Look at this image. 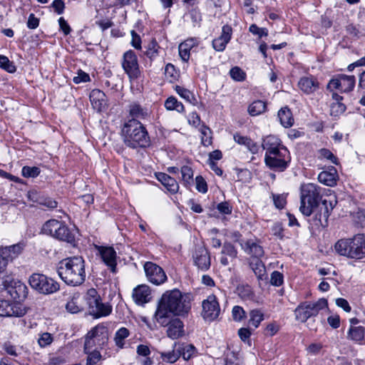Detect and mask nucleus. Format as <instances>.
<instances>
[{
	"instance_id": "nucleus-21",
	"label": "nucleus",
	"mask_w": 365,
	"mask_h": 365,
	"mask_svg": "<svg viewBox=\"0 0 365 365\" xmlns=\"http://www.w3.org/2000/svg\"><path fill=\"white\" fill-rule=\"evenodd\" d=\"M195 264L198 269L205 271L210 267V257L208 251L203 247L195 250L193 255Z\"/></svg>"
},
{
	"instance_id": "nucleus-14",
	"label": "nucleus",
	"mask_w": 365,
	"mask_h": 365,
	"mask_svg": "<svg viewBox=\"0 0 365 365\" xmlns=\"http://www.w3.org/2000/svg\"><path fill=\"white\" fill-rule=\"evenodd\" d=\"M144 269L148 280L154 284H161L167 279L164 270L153 262H147L144 264Z\"/></svg>"
},
{
	"instance_id": "nucleus-53",
	"label": "nucleus",
	"mask_w": 365,
	"mask_h": 365,
	"mask_svg": "<svg viewBox=\"0 0 365 365\" xmlns=\"http://www.w3.org/2000/svg\"><path fill=\"white\" fill-rule=\"evenodd\" d=\"M68 312L76 314L81 311V307L78 304L77 298L73 297L66 305Z\"/></svg>"
},
{
	"instance_id": "nucleus-30",
	"label": "nucleus",
	"mask_w": 365,
	"mask_h": 365,
	"mask_svg": "<svg viewBox=\"0 0 365 365\" xmlns=\"http://www.w3.org/2000/svg\"><path fill=\"white\" fill-rule=\"evenodd\" d=\"M233 138L237 143L245 145L252 153H258L259 146L250 138L242 135L240 133L235 134Z\"/></svg>"
},
{
	"instance_id": "nucleus-57",
	"label": "nucleus",
	"mask_w": 365,
	"mask_h": 365,
	"mask_svg": "<svg viewBox=\"0 0 365 365\" xmlns=\"http://www.w3.org/2000/svg\"><path fill=\"white\" fill-rule=\"evenodd\" d=\"M73 82L76 84L81 83H86L91 81L89 75L79 70L77 76H75L73 79Z\"/></svg>"
},
{
	"instance_id": "nucleus-24",
	"label": "nucleus",
	"mask_w": 365,
	"mask_h": 365,
	"mask_svg": "<svg viewBox=\"0 0 365 365\" xmlns=\"http://www.w3.org/2000/svg\"><path fill=\"white\" fill-rule=\"evenodd\" d=\"M263 149L266 150L265 154H270L277 153L282 149V148H286L282 144L279 138L275 135L267 136L262 144Z\"/></svg>"
},
{
	"instance_id": "nucleus-6",
	"label": "nucleus",
	"mask_w": 365,
	"mask_h": 365,
	"mask_svg": "<svg viewBox=\"0 0 365 365\" xmlns=\"http://www.w3.org/2000/svg\"><path fill=\"white\" fill-rule=\"evenodd\" d=\"M327 306V300L324 298L315 302L301 303L294 310L295 318L299 322H305L309 318L317 316L320 310Z\"/></svg>"
},
{
	"instance_id": "nucleus-2",
	"label": "nucleus",
	"mask_w": 365,
	"mask_h": 365,
	"mask_svg": "<svg viewBox=\"0 0 365 365\" xmlns=\"http://www.w3.org/2000/svg\"><path fill=\"white\" fill-rule=\"evenodd\" d=\"M57 272L66 284L79 286L86 279L85 261L78 256L63 259L58 264Z\"/></svg>"
},
{
	"instance_id": "nucleus-33",
	"label": "nucleus",
	"mask_w": 365,
	"mask_h": 365,
	"mask_svg": "<svg viewBox=\"0 0 365 365\" xmlns=\"http://www.w3.org/2000/svg\"><path fill=\"white\" fill-rule=\"evenodd\" d=\"M264 320V314L260 309H255L250 310L249 312L250 326L253 327L255 329L257 328L260 323Z\"/></svg>"
},
{
	"instance_id": "nucleus-19",
	"label": "nucleus",
	"mask_w": 365,
	"mask_h": 365,
	"mask_svg": "<svg viewBox=\"0 0 365 365\" xmlns=\"http://www.w3.org/2000/svg\"><path fill=\"white\" fill-rule=\"evenodd\" d=\"M97 250L104 262V263L113 272H115L116 268V252L112 247L98 246Z\"/></svg>"
},
{
	"instance_id": "nucleus-12",
	"label": "nucleus",
	"mask_w": 365,
	"mask_h": 365,
	"mask_svg": "<svg viewBox=\"0 0 365 365\" xmlns=\"http://www.w3.org/2000/svg\"><path fill=\"white\" fill-rule=\"evenodd\" d=\"M355 82L354 76L339 75L329 82L327 89L331 92L335 89L341 92H349L353 90Z\"/></svg>"
},
{
	"instance_id": "nucleus-9",
	"label": "nucleus",
	"mask_w": 365,
	"mask_h": 365,
	"mask_svg": "<svg viewBox=\"0 0 365 365\" xmlns=\"http://www.w3.org/2000/svg\"><path fill=\"white\" fill-rule=\"evenodd\" d=\"M291 160L289 152L287 148H282L279 151L270 154H265L264 162L270 169L283 172L287 169Z\"/></svg>"
},
{
	"instance_id": "nucleus-3",
	"label": "nucleus",
	"mask_w": 365,
	"mask_h": 365,
	"mask_svg": "<svg viewBox=\"0 0 365 365\" xmlns=\"http://www.w3.org/2000/svg\"><path fill=\"white\" fill-rule=\"evenodd\" d=\"M121 132L123 142L130 148H145L150 144L148 131L138 120H128L124 123Z\"/></svg>"
},
{
	"instance_id": "nucleus-25",
	"label": "nucleus",
	"mask_w": 365,
	"mask_h": 365,
	"mask_svg": "<svg viewBox=\"0 0 365 365\" xmlns=\"http://www.w3.org/2000/svg\"><path fill=\"white\" fill-rule=\"evenodd\" d=\"M198 43L195 38H190L181 43L178 46L179 55L184 62H187L190 56V50Z\"/></svg>"
},
{
	"instance_id": "nucleus-38",
	"label": "nucleus",
	"mask_w": 365,
	"mask_h": 365,
	"mask_svg": "<svg viewBox=\"0 0 365 365\" xmlns=\"http://www.w3.org/2000/svg\"><path fill=\"white\" fill-rule=\"evenodd\" d=\"M182 181L185 186L190 187L193 183L194 173L191 167L184 165L180 168Z\"/></svg>"
},
{
	"instance_id": "nucleus-64",
	"label": "nucleus",
	"mask_w": 365,
	"mask_h": 365,
	"mask_svg": "<svg viewBox=\"0 0 365 365\" xmlns=\"http://www.w3.org/2000/svg\"><path fill=\"white\" fill-rule=\"evenodd\" d=\"M38 24L39 20L35 17L34 14H31L27 21V26L31 29H34L38 27Z\"/></svg>"
},
{
	"instance_id": "nucleus-61",
	"label": "nucleus",
	"mask_w": 365,
	"mask_h": 365,
	"mask_svg": "<svg viewBox=\"0 0 365 365\" xmlns=\"http://www.w3.org/2000/svg\"><path fill=\"white\" fill-rule=\"evenodd\" d=\"M217 210L225 215H229L232 212V207L227 202H222L217 205Z\"/></svg>"
},
{
	"instance_id": "nucleus-15",
	"label": "nucleus",
	"mask_w": 365,
	"mask_h": 365,
	"mask_svg": "<svg viewBox=\"0 0 365 365\" xmlns=\"http://www.w3.org/2000/svg\"><path fill=\"white\" fill-rule=\"evenodd\" d=\"M26 313V307L16 302L8 300H0L1 317H23Z\"/></svg>"
},
{
	"instance_id": "nucleus-40",
	"label": "nucleus",
	"mask_w": 365,
	"mask_h": 365,
	"mask_svg": "<svg viewBox=\"0 0 365 365\" xmlns=\"http://www.w3.org/2000/svg\"><path fill=\"white\" fill-rule=\"evenodd\" d=\"M199 131L201 134V143L207 147L212 143V130L210 128L202 124L199 128Z\"/></svg>"
},
{
	"instance_id": "nucleus-20",
	"label": "nucleus",
	"mask_w": 365,
	"mask_h": 365,
	"mask_svg": "<svg viewBox=\"0 0 365 365\" xmlns=\"http://www.w3.org/2000/svg\"><path fill=\"white\" fill-rule=\"evenodd\" d=\"M132 297L137 304L143 305L151 300L152 292L148 285L141 284L133 289Z\"/></svg>"
},
{
	"instance_id": "nucleus-63",
	"label": "nucleus",
	"mask_w": 365,
	"mask_h": 365,
	"mask_svg": "<svg viewBox=\"0 0 365 365\" xmlns=\"http://www.w3.org/2000/svg\"><path fill=\"white\" fill-rule=\"evenodd\" d=\"M252 333L250 329L248 328H240L238 330V335L242 341H246L250 339Z\"/></svg>"
},
{
	"instance_id": "nucleus-50",
	"label": "nucleus",
	"mask_w": 365,
	"mask_h": 365,
	"mask_svg": "<svg viewBox=\"0 0 365 365\" xmlns=\"http://www.w3.org/2000/svg\"><path fill=\"white\" fill-rule=\"evenodd\" d=\"M346 110V106L341 102H334L331 105L330 114L334 116H337L343 113Z\"/></svg>"
},
{
	"instance_id": "nucleus-52",
	"label": "nucleus",
	"mask_w": 365,
	"mask_h": 365,
	"mask_svg": "<svg viewBox=\"0 0 365 365\" xmlns=\"http://www.w3.org/2000/svg\"><path fill=\"white\" fill-rule=\"evenodd\" d=\"M319 158L329 160L332 163L337 164V158L328 149H320L319 150Z\"/></svg>"
},
{
	"instance_id": "nucleus-16",
	"label": "nucleus",
	"mask_w": 365,
	"mask_h": 365,
	"mask_svg": "<svg viewBox=\"0 0 365 365\" xmlns=\"http://www.w3.org/2000/svg\"><path fill=\"white\" fill-rule=\"evenodd\" d=\"M365 256V237L356 235L350 238L349 258L361 259Z\"/></svg>"
},
{
	"instance_id": "nucleus-10",
	"label": "nucleus",
	"mask_w": 365,
	"mask_h": 365,
	"mask_svg": "<svg viewBox=\"0 0 365 365\" xmlns=\"http://www.w3.org/2000/svg\"><path fill=\"white\" fill-rule=\"evenodd\" d=\"M202 318L207 322H212L216 319L220 314V307L217 297L214 294L209 295L202 302Z\"/></svg>"
},
{
	"instance_id": "nucleus-42",
	"label": "nucleus",
	"mask_w": 365,
	"mask_h": 365,
	"mask_svg": "<svg viewBox=\"0 0 365 365\" xmlns=\"http://www.w3.org/2000/svg\"><path fill=\"white\" fill-rule=\"evenodd\" d=\"M175 90L180 97L187 101L192 103V101H195L194 95L189 90L180 86H176Z\"/></svg>"
},
{
	"instance_id": "nucleus-27",
	"label": "nucleus",
	"mask_w": 365,
	"mask_h": 365,
	"mask_svg": "<svg viewBox=\"0 0 365 365\" xmlns=\"http://www.w3.org/2000/svg\"><path fill=\"white\" fill-rule=\"evenodd\" d=\"M156 178L162 185L171 193L174 194L178 191L179 185L178 182L173 178L170 177L166 173H158L156 174Z\"/></svg>"
},
{
	"instance_id": "nucleus-45",
	"label": "nucleus",
	"mask_w": 365,
	"mask_h": 365,
	"mask_svg": "<svg viewBox=\"0 0 365 365\" xmlns=\"http://www.w3.org/2000/svg\"><path fill=\"white\" fill-rule=\"evenodd\" d=\"M327 202L328 201L326 199L322 200V206L321 207L320 214L318 217L320 221L322 220V218L327 220L329 216V211L333 209L332 203L329 202V205L330 206V208H329Z\"/></svg>"
},
{
	"instance_id": "nucleus-36",
	"label": "nucleus",
	"mask_w": 365,
	"mask_h": 365,
	"mask_svg": "<svg viewBox=\"0 0 365 365\" xmlns=\"http://www.w3.org/2000/svg\"><path fill=\"white\" fill-rule=\"evenodd\" d=\"M266 103L262 101H255L248 107V113L252 116L259 115L266 110Z\"/></svg>"
},
{
	"instance_id": "nucleus-44",
	"label": "nucleus",
	"mask_w": 365,
	"mask_h": 365,
	"mask_svg": "<svg viewBox=\"0 0 365 365\" xmlns=\"http://www.w3.org/2000/svg\"><path fill=\"white\" fill-rule=\"evenodd\" d=\"M230 75L231 78L236 81H242L246 77V73L238 66L231 68Z\"/></svg>"
},
{
	"instance_id": "nucleus-54",
	"label": "nucleus",
	"mask_w": 365,
	"mask_h": 365,
	"mask_svg": "<svg viewBox=\"0 0 365 365\" xmlns=\"http://www.w3.org/2000/svg\"><path fill=\"white\" fill-rule=\"evenodd\" d=\"M196 189L201 193H205L207 191V185L205 179L201 176L198 175L195 178Z\"/></svg>"
},
{
	"instance_id": "nucleus-7",
	"label": "nucleus",
	"mask_w": 365,
	"mask_h": 365,
	"mask_svg": "<svg viewBox=\"0 0 365 365\" xmlns=\"http://www.w3.org/2000/svg\"><path fill=\"white\" fill-rule=\"evenodd\" d=\"M86 300L88 305L90 314L96 318L109 315L112 311V307L108 304L101 302L100 296L95 289L88 290Z\"/></svg>"
},
{
	"instance_id": "nucleus-28",
	"label": "nucleus",
	"mask_w": 365,
	"mask_h": 365,
	"mask_svg": "<svg viewBox=\"0 0 365 365\" xmlns=\"http://www.w3.org/2000/svg\"><path fill=\"white\" fill-rule=\"evenodd\" d=\"M240 245L246 253L257 259L262 257L264 255L262 247L252 240H247L245 244L240 243Z\"/></svg>"
},
{
	"instance_id": "nucleus-55",
	"label": "nucleus",
	"mask_w": 365,
	"mask_h": 365,
	"mask_svg": "<svg viewBox=\"0 0 365 365\" xmlns=\"http://www.w3.org/2000/svg\"><path fill=\"white\" fill-rule=\"evenodd\" d=\"M237 291L240 297L245 299H250L253 296V292L249 286L240 287Z\"/></svg>"
},
{
	"instance_id": "nucleus-23",
	"label": "nucleus",
	"mask_w": 365,
	"mask_h": 365,
	"mask_svg": "<svg viewBox=\"0 0 365 365\" xmlns=\"http://www.w3.org/2000/svg\"><path fill=\"white\" fill-rule=\"evenodd\" d=\"M24 247L25 245L24 243H17L11 246L0 248V253L6 262L9 263V262H11L22 252Z\"/></svg>"
},
{
	"instance_id": "nucleus-11",
	"label": "nucleus",
	"mask_w": 365,
	"mask_h": 365,
	"mask_svg": "<svg viewBox=\"0 0 365 365\" xmlns=\"http://www.w3.org/2000/svg\"><path fill=\"white\" fill-rule=\"evenodd\" d=\"M108 340V329L103 324L96 326L86 335L84 349H87L93 344H104Z\"/></svg>"
},
{
	"instance_id": "nucleus-62",
	"label": "nucleus",
	"mask_w": 365,
	"mask_h": 365,
	"mask_svg": "<svg viewBox=\"0 0 365 365\" xmlns=\"http://www.w3.org/2000/svg\"><path fill=\"white\" fill-rule=\"evenodd\" d=\"M158 43L155 41H152L149 45V48L146 51V55L149 58H152L155 57L158 53Z\"/></svg>"
},
{
	"instance_id": "nucleus-22",
	"label": "nucleus",
	"mask_w": 365,
	"mask_h": 365,
	"mask_svg": "<svg viewBox=\"0 0 365 365\" xmlns=\"http://www.w3.org/2000/svg\"><path fill=\"white\" fill-rule=\"evenodd\" d=\"M90 101L93 108L98 112H101L108 106L106 94L99 89H93L90 93Z\"/></svg>"
},
{
	"instance_id": "nucleus-60",
	"label": "nucleus",
	"mask_w": 365,
	"mask_h": 365,
	"mask_svg": "<svg viewBox=\"0 0 365 365\" xmlns=\"http://www.w3.org/2000/svg\"><path fill=\"white\" fill-rule=\"evenodd\" d=\"M187 120L190 125L197 127L200 125L201 120L200 115L196 112H192L187 115Z\"/></svg>"
},
{
	"instance_id": "nucleus-37",
	"label": "nucleus",
	"mask_w": 365,
	"mask_h": 365,
	"mask_svg": "<svg viewBox=\"0 0 365 365\" xmlns=\"http://www.w3.org/2000/svg\"><path fill=\"white\" fill-rule=\"evenodd\" d=\"M365 329L364 327H351L349 332L348 337L355 341H361L364 339Z\"/></svg>"
},
{
	"instance_id": "nucleus-18",
	"label": "nucleus",
	"mask_w": 365,
	"mask_h": 365,
	"mask_svg": "<svg viewBox=\"0 0 365 365\" xmlns=\"http://www.w3.org/2000/svg\"><path fill=\"white\" fill-rule=\"evenodd\" d=\"M232 29L229 25H225L222 28L221 35L212 41V47L217 51H223L227 44L231 40Z\"/></svg>"
},
{
	"instance_id": "nucleus-8",
	"label": "nucleus",
	"mask_w": 365,
	"mask_h": 365,
	"mask_svg": "<svg viewBox=\"0 0 365 365\" xmlns=\"http://www.w3.org/2000/svg\"><path fill=\"white\" fill-rule=\"evenodd\" d=\"M31 287L43 294H51L59 289L58 283L44 274L34 273L29 278Z\"/></svg>"
},
{
	"instance_id": "nucleus-43",
	"label": "nucleus",
	"mask_w": 365,
	"mask_h": 365,
	"mask_svg": "<svg viewBox=\"0 0 365 365\" xmlns=\"http://www.w3.org/2000/svg\"><path fill=\"white\" fill-rule=\"evenodd\" d=\"M40 169L38 167L24 166L21 173L24 178H36L40 174Z\"/></svg>"
},
{
	"instance_id": "nucleus-29",
	"label": "nucleus",
	"mask_w": 365,
	"mask_h": 365,
	"mask_svg": "<svg viewBox=\"0 0 365 365\" xmlns=\"http://www.w3.org/2000/svg\"><path fill=\"white\" fill-rule=\"evenodd\" d=\"M298 85L299 88L306 93H312L319 87L318 81L312 76L302 78Z\"/></svg>"
},
{
	"instance_id": "nucleus-1",
	"label": "nucleus",
	"mask_w": 365,
	"mask_h": 365,
	"mask_svg": "<svg viewBox=\"0 0 365 365\" xmlns=\"http://www.w3.org/2000/svg\"><path fill=\"white\" fill-rule=\"evenodd\" d=\"M190 302L187 295L178 289L165 292L158 302L154 314L155 322L159 324H166L169 316L181 315L190 309Z\"/></svg>"
},
{
	"instance_id": "nucleus-49",
	"label": "nucleus",
	"mask_w": 365,
	"mask_h": 365,
	"mask_svg": "<svg viewBox=\"0 0 365 365\" xmlns=\"http://www.w3.org/2000/svg\"><path fill=\"white\" fill-rule=\"evenodd\" d=\"M86 351V349H85ZM88 354L86 365H95L101 359V354L98 351H93L91 352H87Z\"/></svg>"
},
{
	"instance_id": "nucleus-35",
	"label": "nucleus",
	"mask_w": 365,
	"mask_h": 365,
	"mask_svg": "<svg viewBox=\"0 0 365 365\" xmlns=\"http://www.w3.org/2000/svg\"><path fill=\"white\" fill-rule=\"evenodd\" d=\"M130 335L129 330L125 327H122L119 329L115 334L114 341L115 345L120 348L123 349L125 345V339Z\"/></svg>"
},
{
	"instance_id": "nucleus-34",
	"label": "nucleus",
	"mask_w": 365,
	"mask_h": 365,
	"mask_svg": "<svg viewBox=\"0 0 365 365\" xmlns=\"http://www.w3.org/2000/svg\"><path fill=\"white\" fill-rule=\"evenodd\" d=\"M350 238L341 239L334 245L336 252L342 256L349 257Z\"/></svg>"
},
{
	"instance_id": "nucleus-17",
	"label": "nucleus",
	"mask_w": 365,
	"mask_h": 365,
	"mask_svg": "<svg viewBox=\"0 0 365 365\" xmlns=\"http://www.w3.org/2000/svg\"><path fill=\"white\" fill-rule=\"evenodd\" d=\"M163 327H168L167 335L168 337L175 339L184 334L183 323L178 318H174L169 316L168 322L166 324H160Z\"/></svg>"
},
{
	"instance_id": "nucleus-31",
	"label": "nucleus",
	"mask_w": 365,
	"mask_h": 365,
	"mask_svg": "<svg viewBox=\"0 0 365 365\" xmlns=\"http://www.w3.org/2000/svg\"><path fill=\"white\" fill-rule=\"evenodd\" d=\"M278 118L284 128H289L294 124V118L288 107H283L279 110Z\"/></svg>"
},
{
	"instance_id": "nucleus-4",
	"label": "nucleus",
	"mask_w": 365,
	"mask_h": 365,
	"mask_svg": "<svg viewBox=\"0 0 365 365\" xmlns=\"http://www.w3.org/2000/svg\"><path fill=\"white\" fill-rule=\"evenodd\" d=\"M321 187L314 183L304 184L301 187V212L309 216L318 206L321 199Z\"/></svg>"
},
{
	"instance_id": "nucleus-13",
	"label": "nucleus",
	"mask_w": 365,
	"mask_h": 365,
	"mask_svg": "<svg viewBox=\"0 0 365 365\" xmlns=\"http://www.w3.org/2000/svg\"><path fill=\"white\" fill-rule=\"evenodd\" d=\"M122 66L130 78L139 77L140 72L138 58L134 51L129 50L123 54Z\"/></svg>"
},
{
	"instance_id": "nucleus-5",
	"label": "nucleus",
	"mask_w": 365,
	"mask_h": 365,
	"mask_svg": "<svg viewBox=\"0 0 365 365\" xmlns=\"http://www.w3.org/2000/svg\"><path fill=\"white\" fill-rule=\"evenodd\" d=\"M42 232L61 241L72 242L74 236L68 227L63 222L56 220L47 221L42 227Z\"/></svg>"
},
{
	"instance_id": "nucleus-48",
	"label": "nucleus",
	"mask_w": 365,
	"mask_h": 365,
	"mask_svg": "<svg viewBox=\"0 0 365 365\" xmlns=\"http://www.w3.org/2000/svg\"><path fill=\"white\" fill-rule=\"evenodd\" d=\"M232 315L234 321L241 322L246 318V312L242 307L235 306L232 310Z\"/></svg>"
},
{
	"instance_id": "nucleus-41",
	"label": "nucleus",
	"mask_w": 365,
	"mask_h": 365,
	"mask_svg": "<svg viewBox=\"0 0 365 365\" xmlns=\"http://www.w3.org/2000/svg\"><path fill=\"white\" fill-rule=\"evenodd\" d=\"M250 267L258 279H263L266 271L265 267L261 260L257 259L255 262H251Z\"/></svg>"
},
{
	"instance_id": "nucleus-56",
	"label": "nucleus",
	"mask_w": 365,
	"mask_h": 365,
	"mask_svg": "<svg viewBox=\"0 0 365 365\" xmlns=\"http://www.w3.org/2000/svg\"><path fill=\"white\" fill-rule=\"evenodd\" d=\"M270 283L276 287L283 284V274L278 271H274L271 274Z\"/></svg>"
},
{
	"instance_id": "nucleus-59",
	"label": "nucleus",
	"mask_w": 365,
	"mask_h": 365,
	"mask_svg": "<svg viewBox=\"0 0 365 365\" xmlns=\"http://www.w3.org/2000/svg\"><path fill=\"white\" fill-rule=\"evenodd\" d=\"M249 31L254 35L259 36V38L264 36H266L268 34L266 29L259 28L256 24H252L249 28Z\"/></svg>"
},
{
	"instance_id": "nucleus-32",
	"label": "nucleus",
	"mask_w": 365,
	"mask_h": 365,
	"mask_svg": "<svg viewBox=\"0 0 365 365\" xmlns=\"http://www.w3.org/2000/svg\"><path fill=\"white\" fill-rule=\"evenodd\" d=\"M129 114L132 119H145L148 117V110L143 108L141 106L137 103L130 104L129 106Z\"/></svg>"
},
{
	"instance_id": "nucleus-51",
	"label": "nucleus",
	"mask_w": 365,
	"mask_h": 365,
	"mask_svg": "<svg viewBox=\"0 0 365 365\" xmlns=\"http://www.w3.org/2000/svg\"><path fill=\"white\" fill-rule=\"evenodd\" d=\"M53 339V336L50 333L44 332L40 335L38 343L41 347H46L52 343Z\"/></svg>"
},
{
	"instance_id": "nucleus-47",
	"label": "nucleus",
	"mask_w": 365,
	"mask_h": 365,
	"mask_svg": "<svg viewBox=\"0 0 365 365\" xmlns=\"http://www.w3.org/2000/svg\"><path fill=\"white\" fill-rule=\"evenodd\" d=\"M221 254L222 255H227L231 259H235L237 255V251L232 244L225 243L223 245Z\"/></svg>"
},
{
	"instance_id": "nucleus-39",
	"label": "nucleus",
	"mask_w": 365,
	"mask_h": 365,
	"mask_svg": "<svg viewBox=\"0 0 365 365\" xmlns=\"http://www.w3.org/2000/svg\"><path fill=\"white\" fill-rule=\"evenodd\" d=\"M165 107L168 110H176L182 113L185 110L184 106L181 102H179L176 98L170 96L165 101Z\"/></svg>"
},
{
	"instance_id": "nucleus-46",
	"label": "nucleus",
	"mask_w": 365,
	"mask_h": 365,
	"mask_svg": "<svg viewBox=\"0 0 365 365\" xmlns=\"http://www.w3.org/2000/svg\"><path fill=\"white\" fill-rule=\"evenodd\" d=\"M161 359L168 363L175 362L180 357V354L174 350L168 352H160Z\"/></svg>"
},
{
	"instance_id": "nucleus-26",
	"label": "nucleus",
	"mask_w": 365,
	"mask_h": 365,
	"mask_svg": "<svg viewBox=\"0 0 365 365\" xmlns=\"http://www.w3.org/2000/svg\"><path fill=\"white\" fill-rule=\"evenodd\" d=\"M337 178V171L334 167H331L328 170L321 172L318 175V180L320 182L330 187L336 184Z\"/></svg>"
},
{
	"instance_id": "nucleus-58",
	"label": "nucleus",
	"mask_w": 365,
	"mask_h": 365,
	"mask_svg": "<svg viewBox=\"0 0 365 365\" xmlns=\"http://www.w3.org/2000/svg\"><path fill=\"white\" fill-rule=\"evenodd\" d=\"M165 75L167 78H170V81L175 80L177 78V72L175 71V66L168 63L165 66Z\"/></svg>"
}]
</instances>
